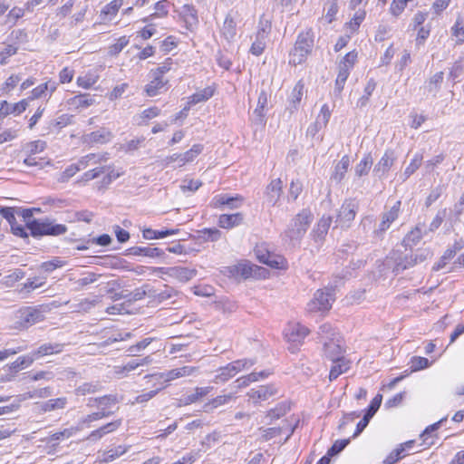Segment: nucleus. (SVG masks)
Returning a JSON list of instances; mask_svg holds the SVG:
<instances>
[{"label": "nucleus", "mask_w": 464, "mask_h": 464, "mask_svg": "<svg viewBox=\"0 0 464 464\" xmlns=\"http://www.w3.org/2000/svg\"><path fill=\"white\" fill-rule=\"evenodd\" d=\"M314 220V215L309 209L301 210L290 222L287 229L285 231V237L290 242L300 241L311 223Z\"/></svg>", "instance_id": "obj_1"}, {"label": "nucleus", "mask_w": 464, "mask_h": 464, "mask_svg": "<svg viewBox=\"0 0 464 464\" xmlns=\"http://www.w3.org/2000/svg\"><path fill=\"white\" fill-rule=\"evenodd\" d=\"M29 230L33 237L61 236L67 232V227L63 224H56L53 220L37 219L29 224Z\"/></svg>", "instance_id": "obj_2"}, {"label": "nucleus", "mask_w": 464, "mask_h": 464, "mask_svg": "<svg viewBox=\"0 0 464 464\" xmlns=\"http://www.w3.org/2000/svg\"><path fill=\"white\" fill-rule=\"evenodd\" d=\"M255 363L256 361L253 359H240L234 361L226 366L218 369L217 374L214 378V382H226L238 372L250 369Z\"/></svg>", "instance_id": "obj_3"}, {"label": "nucleus", "mask_w": 464, "mask_h": 464, "mask_svg": "<svg viewBox=\"0 0 464 464\" xmlns=\"http://www.w3.org/2000/svg\"><path fill=\"white\" fill-rule=\"evenodd\" d=\"M314 46V40L308 33L300 34L289 54V63L297 65L304 63Z\"/></svg>", "instance_id": "obj_4"}, {"label": "nucleus", "mask_w": 464, "mask_h": 464, "mask_svg": "<svg viewBox=\"0 0 464 464\" xmlns=\"http://www.w3.org/2000/svg\"><path fill=\"white\" fill-rule=\"evenodd\" d=\"M429 256H430V252L428 249H423L415 254L405 256H401L394 252L392 256L394 261L393 271L400 273L425 261Z\"/></svg>", "instance_id": "obj_5"}, {"label": "nucleus", "mask_w": 464, "mask_h": 464, "mask_svg": "<svg viewBox=\"0 0 464 464\" xmlns=\"http://www.w3.org/2000/svg\"><path fill=\"white\" fill-rule=\"evenodd\" d=\"M401 205V202L398 200L391 208H385V210L380 215V222L373 230V236L375 237L382 238L391 225L399 218Z\"/></svg>", "instance_id": "obj_6"}, {"label": "nucleus", "mask_w": 464, "mask_h": 464, "mask_svg": "<svg viewBox=\"0 0 464 464\" xmlns=\"http://www.w3.org/2000/svg\"><path fill=\"white\" fill-rule=\"evenodd\" d=\"M358 210V205L353 200H345L341 206L336 217V227L349 228Z\"/></svg>", "instance_id": "obj_7"}, {"label": "nucleus", "mask_w": 464, "mask_h": 464, "mask_svg": "<svg viewBox=\"0 0 464 464\" xmlns=\"http://www.w3.org/2000/svg\"><path fill=\"white\" fill-rule=\"evenodd\" d=\"M334 301L332 290H317L313 300L308 304V309L310 312L327 311L332 307Z\"/></svg>", "instance_id": "obj_8"}, {"label": "nucleus", "mask_w": 464, "mask_h": 464, "mask_svg": "<svg viewBox=\"0 0 464 464\" xmlns=\"http://www.w3.org/2000/svg\"><path fill=\"white\" fill-rule=\"evenodd\" d=\"M47 311L44 305L25 307L20 310V319L24 326L28 327L44 321Z\"/></svg>", "instance_id": "obj_9"}, {"label": "nucleus", "mask_w": 464, "mask_h": 464, "mask_svg": "<svg viewBox=\"0 0 464 464\" xmlns=\"http://www.w3.org/2000/svg\"><path fill=\"white\" fill-rule=\"evenodd\" d=\"M309 330L299 323H289L284 330V336L286 342L293 345L300 344L308 335Z\"/></svg>", "instance_id": "obj_10"}, {"label": "nucleus", "mask_w": 464, "mask_h": 464, "mask_svg": "<svg viewBox=\"0 0 464 464\" xmlns=\"http://www.w3.org/2000/svg\"><path fill=\"white\" fill-rule=\"evenodd\" d=\"M113 137V133L111 130L105 127H101L94 131L83 135L82 142L89 146H93L95 144H105L110 142Z\"/></svg>", "instance_id": "obj_11"}, {"label": "nucleus", "mask_w": 464, "mask_h": 464, "mask_svg": "<svg viewBox=\"0 0 464 464\" xmlns=\"http://www.w3.org/2000/svg\"><path fill=\"white\" fill-rule=\"evenodd\" d=\"M119 401V397L116 394H109L102 397L90 398L88 400L87 406L96 407L99 409V411H104L108 413V417H110L114 413L110 409Z\"/></svg>", "instance_id": "obj_12"}, {"label": "nucleus", "mask_w": 464, "mask_h": 464, "mask_svg": "<svg viewBox=\"0 0 464 464\" xmlns=\"http://www.w3.org/2000/svg\"><path fill=\"white\" fill-rule=\"evenodd\" d=\"M198 368L194 366H183L177 369H172L165 372H160L153 375H147V377H157L159 379H163L165 382H169L171 381H174L176 379L181 378V377H187L193 375L195 372H197Z\"/></svg>", "instance_id": "obj_13"}, {"label": "nucleus", "mask_w": 464, "mask_h": 464, "mask_svg": "<svg viewBox=\"0 0 464 464\" xmlns=\"http://www.w3.org/2000/svg\"><path fill=\"white\" fill-rule=\"evenodd\" d=\"M330 117V108L327 104H324L321 107L320 112L317 115L315 121L307 128V135L313 138L315 137L321 130L327 126Z\"/></svg>", "instance_id": "obj_14"}, {"label": "nucleus", "mask_w": 464, "mask_h": 464, "mask_svg": "<svg viewBox=\"0 0 464 464\" xmlns=\"http://www.w3.org/2000/svg\"><path fill=\"white\" fill-rule=\"evenodd\" d=\"M156 270L183 283L191 280L197 274L195 269H189L182 266H173L168 268L159 267Z\"/></svg>", "instance_id": "obj_15"}, {"label": "nucleus", "mask_w": 464, "mask_h": 464, "mask_svg": "<svg viewBox=\"0 0 464 464\" xmlns=\"http://www.w3.org/2000/svg\"><path fill=\"white\" fill-rule=\"evenodd\" d=\"M29 106V99H23L16 103H10L7 101H3L0 103V120L8 115L18 116L23 113Z\"/></svg>", "instance_id": "obj_16"}, {"label": "nucleus", "mask_w": 464, "mask_h": 464, "mask_svg": "<svg viewBox=\"0 0 464 464\" xmlns=\"http://www.w3.org/2000/svg\"><path fill=\"white\" fill-rule=\"evenodd\" d=\"M203 150V145L195 144L192 148L181 154H173L169 157H167L165 161L166 164H169L171 162L179 161V166H183L188 162L192 161L197 156H198Z\"/></svg>", "instance_id": "obj_17"}, {"label": "nucleus", "mask_w": 464, "mask_h": 464, "mask_svg": "<svg viewBox=\"0 0 464 464\" xmlns=\"http://www.w3.org/2000/svg\"><path fill=\"white\" fill-rule=\"evenodd\" d=\"M277 393V390L274 385H262L256 389H251L247 392V396L254 403H259L272 398Z\"/></svg>", "instance_id": "obj_18"}, {"label": "nucleus", "mask_w": 464, "mask_h": 464, "mask_svg": "<svg viewBox=\"0 0 464 464\" xmlns=\"http://www.w3.org/2000/svg\"><path fill=\"white\" fill-rule=\"evenodd\" d=\"M102 277L101 274L92 271H84L78 277L72 275L70 281L73 284L75 291H81L88 285L96 283Z\"/></svg>", "instance_id": "obj_19"}, {"label": "nucleus", "mask_w": 464, "mask_h": 464, "mask_svg": "<svg viewBox=\"0 0 464 464\" xmlns=\"http://www.w3.org/2000/svg\"><path fill=\"white\" fill-rule=\"evenodd\" d=\"M243 198L239 195L235 197L229 196L227 194H219L215 196L211 200V207L219 208L221 206L227 205L229 208H237L242 205Z\"/></svg>", "instance_id": "obj_20"}, {"label": "nucleus", "mask_w": 464, "mask_h": 464, "mask_svg": "<svg viewBox=\"0 0 464 464\" xmlns=\"http://www.w3.org/2000/svg\"><path fill=\"white\" fill-rule=\"evenodd\" d=\"M395 160L394 152L386 150L373 169V172L380 178L383 177L392 168Z\"/></svg>", "instance_id": "obj_21"}, {"label": "nucleus", "mask_w": 464, "mask_h": 464, "mask_svg": "<svg viewBox=\"0 0 464 464\" xmlns=\"http://www.w3.org/2000/svg\"><path fill=\"white\" fill-rule=\"evenodd\" d=\"M324 351L325 356L331 361H335L342 357L343 349L339 339L331 338L330 341H324Z\"/></svg>", "instance_id": "obj_22"}, {"label": "nucleus", "mask_w": 464, "mask_h": 464, "mask_svg": "<svg viewBox=\"0 0 464 464\" xmlns=\"http://www.w3.org/2000/svg\"><path fill=\"white\" fill-rule=\"evenodd\" d=\"M123 4V0H111L101 10L100 17L102 22L111 21L118 14Z\"/></svg>", "instance_id": "obj_23"}, {"label": "nucleus", "mask_w": 464, "mask_h": 464, "mask_svg": "<svg viewBox=\"0 0 464 464\" xmlns=\"http://www.w3.org/2000/svg\"><path fill=\"white\" fill-rule=\"evenodd\" d=\"M235 399V393L232 392L228 394L218 395L206 402L203 406V411L205 412H211L215 409L226 405Z\"/></svg>", "instance_id": "obj_24"}, {"label": "nucleus", "mask_w": 464, "mask_h": 464, "mask_svg": "<svg viewBox=\"0 0 464 464\" xmlns=\"http://www.w3.org/2000/svg\"><path fill=\"white\" fill-rule=\"evenodd\" d=\"M150 82L145 86V92L148 96L153 97L161 92L168 81L157 75H150Z\"/></svg>", "instance_id": "obj_25"}, {"label": "nucleus", "mask_w": 464, "mask_h": 464, "mask_svg": "<svg viewBox=\"0 0 464 464\" xmlns=\"http://www.w3.org/2000/svg\"><path fill=\"white\" fill-rule=\"evenodd\" d=\"M447 420V417L440 419L439 421L428 426L424 431L420 435V438L422 440L421 445L424 446V448H429L434 444V436H432V433L436 431L441 424Z\"/></svg>", "instance_id": "obj_26"}, {"label": "nucleus", "mask_w": 464, "mask_h": 464, "mask_svg": "<svg viewBox=\"0 0 464 464\" xmlns=\"http://www.w3.org/2000/svg\"><path fill=\"white\" fill-rule=\"evenodd\" d=\"M282 188L283 182L280 179H273L269 183V185L266 188V196L269 203L275 205L278 201L281 196Z\"/></svg>", "instance_id": "obj_27"}, {"label": "nucleus", "mask_w": 464, "mask_h": 464, "mask_svg": "<svg viewBox=\"0 0 464 464\" xmlns=\"http://www.w3.org/2000/svg\"><path fill=\"white\" fill-rule=\"evenodd\" d=\"M443 82V72H439L432 75L424 84V92L435 97Z\"/></svg>", "instance_id": "obj_28"}, {"label": "nucleus", "mask_w": 464, "mask_h": 464, "mask_svg": "<svg viewBox=\"0 0 464 464\" xmlns=\"http://www.w3.org/2000/svg\"><path fill=\"white\" fill-rule=\"evenodd\" d=\"M257 258L263 264H266L274 268H284L285 266V260L279 256H275L269 252L266 254H259V250L257 251Z\"/></svg>", "instance_id": "obj_29"}, {"label": "nucleus", "mask_w": 464, "mask_h": 464, "mask_svg": "<svg viewBox=\"0 0 464 464\" xmlns=\"http://www.w3.org/2000/svg\"><path fill=\"white\" fill-rule=\"evenodd\" d=\"M427 233L424 229V225L418 224L411 231H410L403 239L406 246L411 247L420 241L423 236Z\"/></svg>", "instance_id": "obj_30"}, {"label": "nucleus", "mask_w": 464, "mask_h": 464, "mask_svg": "<svg viewBox=\"0 0 464 464\" xmlns=\"http://www.w3.org/2000/svg\"><path fill=\"white\" fill-rule=\"evenodd\" d=\"M270 374L269 372L261 371V372H253L246 376H242L237 378L235 382L237 388H244L248 386L251 382H255L259 381L260 379H264Z\"/></svg>", "instance_id": "obj_31"}, {"label": "nucleus", "mask_w": 464, "mask_h": 464, "mask_svg": "<svg viewBox=\"0 0 464 464\" xmlns=\"http://www.w3.org/2000/svg\"><path fill=\"white\" fill-rule=\"evenodd\" d=\"M63 345L61 343H44L31 353L34 357V360H36L45 355L59 353L63 351Z\"/></svg>", "instance_id": "obj_32"}, {"label": "nucleus", "mask_w": 464, "mask_h": 464, "mask_svg": "<svg viewBox=\"0 0 464 464\" xmlns=\"http://www.w3.org/2000/svg\"><path fill=\"white\" fill-rule=\"evenodd\" d=\"M334 364L331 367L329 379L334 381L337 379L342 373L345 372L350 368V362L343 356L333 361Z\"/></svg>", "instance_id": "obj_33"}, {"label": "nucleus", "mask_w": 464, "mask_h": 464, "mask_svg": "<svg viewBox=\"0 0 464 464\" xmlns=\"http://www.w3.org/2000/svg\"><path fill=\"white\" fill-rule=\"evenodd\" d=\"M243 221V215L241 213L235 214H223L218 218V224L222 228H231L238 226Z\"/></svg>", "instance_id": "obj_34"}, {"label": "nucleus", "mask_w": 464, "mask_h": 464, "mask_svg": "<svg viewBox=\"0 0 464 464\" xmlns=\"http://www.w3.org/2000/svg\"><path fill=\"white\" fill-rule=\"evenodd\" d=\"M214 92L215 89L211 86H208L189 96L188 105L192 106L197 103L206 102L214 95Z\"/></svg>", "instance_id": "obj_35"}, {"label": "nucleus", "mask_w": 464, "mask_h": 464, "mask_svg": "<svg viewBox=\"0 0 464 464\" xmlns=\"http://www.w3.org/2000/svg\"><path fill=\"white\" fill-rule=\"evenodd\" d=\"M332 224V217L323 216L318 221L315 228L314 229V237L316 240H323L327 235V232Z\"/></svg>", "instance_id": "obj_36"}, {"label": "nucleus", "mask_w": 464, "mask_h": 464, "mask_svg": "<svg viewBox=\"0 0 464 464\" xmlns=\"http://www.w3.org/2000/svg\"><path fill=\"white\" fill-rule=\"evenodd\" d=\"M350 160L348 156H343L340 161L335 165L334 171L332 175V179L335 182H341L348 170Z\"/></svg>", "instance_id": "obj_37"}, {"label": "nucleus", "mask_w": 464, "mask_h": 464, "mask_svg": "<svg viewBox=\"0 0 464 464\" xmlns=\"http://www.w3.org/2000/svg\"><path fill=\"white\" fill-rule=\"evenodd\" d=\"M304 83L303 82L302 80H300L295 85V87L291 92L290 98H289L290 104L292 105V107L295 110H297L298 105L304 96Z\"/></svg>", "instance_id": "obj_38"}, {"label": "nucleus", "mask_w": 464, "mask_h": 464, "mask_svg": "<svg viewBox=\"0 0 464 464\" xmlns=\"http://www.w3.org/2000/svg\"><path fill=\"white\" fill-rule=\"evenodd\" d=\"M221 34L228 41L232 40L237 34L236 22L230 15H227L225 18V21L221 28Z\"/></svg>", "instance_id": "obj_39"}, {"label": "nucleus", "mask_w": 464, "mask_h": 464, "mask_svg": "<svg viewBox=\"0 0 464 464\" xmlns=\"http://www.w3.org/2000/svg\"><path fill=\"white\" fill-rule=\"evenodd\" d=\"M69 104L75 108H87L93 104L94 99L87 93L76 95L69 100Z\"/></svg>", "instance_id": "obj_40"}, {"label": "nucleus", "mask_w": 464, "mask_h": 464, "mask_svg": "<svg viewBox=\"0 0 464 464\" xmlns=\"http://www.w3.org/2000/svg\"><path fill=\"white\" fill-rule=\"evenodd\" d=\"M129 449H130V446L120 445L114 449L106 450L102 454V461H104V462L112 461V460L116 459L117 458L122 456L124 453H126Z\"/></svg>", "instance_id": "obj_41"}, {"label": "nucleus", "mask_w": 464, "mask_h": 464, "mask_svg": "<svg viewBox=\"0 0 464 464\" xmlns=\"http://www.w3.org/2000/svg\"><path fill=\"white\" fill-rule=\"evenodd\" d=\"M324 11L325 12L324 19L327 24H331L335 19V15L338 13L337 0H327Z\"/></svg>", "instance_id": "obj_42"}, {"label": "nucleus", "mask_w": 464, "mask_h": 464, "mask_svg": "<svg viewBox=\"0 0 464 464\" xmlns=\"http://www.w3.org/2000/svg\"><path fill=\"white\" fill-rule=\"evenodd\" d=\"M34 361V357L32 353L18 357L14 362L10 364V369L13 372H18L22 369L27 368Z\"/></svg>", "instance_id": "obj_43"}, {"label": "nucleus", "mask_w": 464, "mask_h": 464, "mask_svg": "<svg viewBox=\"0 0 464 464\" xmlns=\"http://www.w3.org/2000/svg\"><path fill=\"white\" fill-rule=\"evenodd\" d=\"M67 404V399L65 397H60L56 399H51L44 402L42 410L44 411H51L54 410L63 409Z\"/></svg>", "instance_id": "obj_44"}, {"label": "nucleus", "mask_w": 464, "mask_h": 464, "mask_svg": "<svg viewBox=\"0 0 464 464\" xmlns=\"http://www.w3.org/2000/svg\"><path fill=\"white\" fill-rule=\"evenodd\" d=\"M132 254L139 255V256H144L149 257H158L163 256L164 252L162 249L158 247H133Z\"/></svg>", "instance_id": "obj_45"}, {"label": "nucleus", "mask_w": 464, "mask_h": 464, "mask_svg": "<svg viewBox=\"0 0 464 464\" xmlns=\"http://www.w3.org/2000/svg\"><path fill=\"white\" fill-rule=\"evenodd\" d=\"M372 166V158L370 154L365 155L355 167V174L358 177L367 175Z\"/></svg>", "instance_id": "obj_46"}, {"label": "nucleus", "mask_w": 464, "mask_h": 464, "mask_svg": "<svg viewBox=\"0 0 464 464\" xmlns=\"http://www.w3.org/2000/svg\"><path fill=\"white\" fill-rule=\"evenodd\" d=\"M350 72H351L350 69H347V68H344V67H342L339 65V72H338L337 78L335 80V88H334L335 92H337L338 94H340L342 92V91L343 90L345 82L350 74Z\"/></svg>", "instance_id": "obj_47"}, {"label": "nucleus", "mask_w": 464, "mask_h": 464, "mask_svg": "<svg viewBox=\"0 0 464 464\" xmlns=\"http://www.w3.org/2000/svg\"><path fill=\"white\" fill-rule=\"evenodd\" d=\"M266 39L267 37L256 34V40L251 45L250 53L256 56L261 55L266 48Z\"/></svg>", "instance_id": "obj_48"}, {"label": "nucleus", "mask_w": 464, "mask_h": 464, "mask_svg": "<svg viewBox=\"0 0 464 464\" xmlns=\"http://www.w3.org/2000/svg\"><path fill=\"white\" fill-rule=\"evenodd\" d=\"M101 390L99 382H85L75 389L76 395L84 396L95 393Z\"/></svg>", "instance_id": "obj_49"}, {"label": "nucleus", "mask_w": 464, "mask_h": 464, "mask_svg": "<svg viewBox=\"0 0 464 464\" xmlns=\"http://www.w3.org/2000/svg\"><path fill=\"white\" fill-rule=\"evenodd\" d=\"M40 212L39 208H15V215L22 217L26 227L29 229V224L37 219L34 218V213Z\"/></svg>", "instance_id": "obj_50"}, {"label": "nucleus", "mask_w": 464, "mask_h": 464, "mask_svg": "<svg viewBox=\"0 0 464 464\" xmlns=\"http://www.w3.org/2000/svg\"><path fill=\"white\" fill-rule=\"evenodd\" d=\"M422 156L420 154H415L409 166L405 169L402 176V180H406L410 178L421 165Z\"/></svg>", "instance_id": "obj_51"}, {"label": "nucleus", "mask_w": 464, "mask_h": 464, "mask_svg": "<svg viewBox=\"0 0 464 464\" xmlns=\"http://www.w3.org/2000/svg\"><path fill=\"white\" fill-rule=\"evenodd\" d=\"M160 113V110L156 107H150L146 110H144L140 114L137 116V119L139 120L138 124L142 125L144 124L148 120H151L153 118H156Z\"/></svg>", "instance_id": "obj_52"}, {"label": "nucleus", "mask_w": 464, "mask_h": 464, "mask_svg": "<svg viewBox=\"0 0 464 464\" xmlns=\"http://www.w3.org/2000/svg\"><path fill=\"white\" fill-rule=\"evenodd\" d=\"M365 15L366 12L364 9H359L354 13L353 18L347 24V26L352 32H355L359 28L360 24L364 20Z\"/></svg>", "instance_id": "obj_53"}, {"label": "nucleus", "mask_w": 464, "mask_h": 464, "mask_svg": "<svg viewBox=\"0 0 464 464\" xmlns=\"http://www.w3.org/2000/svg\"><path fill=\"white\" fill-rule=\"evenodd\" d=\"M456 256V250L448 248L440 260L433 266V271H440L444 268L447 263Z\"/></svg>", "instance_id": "obj_54"}, {"label": "nucleus", "mask_w": 464, "mask_h": 464, "mask_svg": "<svg viewBox=\"0 0 464 464\" xmlns=\"http://www.w3.org/2000/svg\"><path fill=\"white\" fill-rule=\"evenodd\" d=\"M66 265V262L60 257H54L52 260L44 262L41 265V268L47 273H51L56 268L63 267Z\"/></svg>", "instance_id": "obj_55"}, {"label": "nucleus", "mask_w": 464, "mask_h": 464, "mask_svg": "<svg viewBox=\"0 0 464 464\" xmlns=\"http://www.w3.org/2000/svg\"><path fill=\"white\" fill-rule=\"evenodd\" d=\"M100 303V298L96 297L94 299L85 298L82 299L78 304H76L74 310L76 312H89L94 306H96Z\"/></svg>", "instance_id": "obj_56"}, {"label": "nucleus", "mask_w": 464, "mask_h": 464, "mask_svg": "<svg viewBox=\"0 0 464 464\" xmlns=\"http://www.w3.org/2000/svg\"><path fill=\"white\" fill-rule=\"evenodd\" d=\"M121 424L122 420L118 419L101 426L100 428H98V430L101 432L102 437H104L105 435L117 430L121 426Z\"/></svg>", "instance_id": "obj_57"}, {"label": "nucleus", "mask_w": 464, "mask_h": 464, "mask_svg": "<svg viewBox=\"0 0 464 464\" xmlns=\"http://www.w3.org/2000/svg\"><path fill=\"white\" fill-rule=\"evenodd\" d=\"M121 424L122 420L118 419L101 426L100 428H98V430L101 432L102 437H104L105 435L117 430L121 426Z\"/></svg>", "instance_id": "obj_58"}, {"label": "nucleus", "mask_w": 464, "mask_h": 464, "mask_svg": "<svg viewBox=\"0 0 464 464\" xmlns=\"http://www.w3.org/2000/svg\"><path fill=\"white\" fill-rule=\"evenodd\" d=\"M49 89V82H45L38 85L34 89L32 90L31 95L27 98L30 101L40 99L42 97H45L47 95Z\"/></svg>", "instance_id": "obj_59"}, {"label": "nucleus", "mask_w": 464, "mask_h": 464, "mask_svg": "<svg viewBox=\"0 0 464 464\" xmlns=\"http://www.w3.org/2000/svg\"><path fill=\"white\" fill-rule=\"evenodd\" d=\"M289 411V407L285 403L276 405L267 412V417L271 420H277L284 416Z\"/></svg>", "instance_id": "obj_60"}, {"label": "nucleus", "mask_w": 464, "mask_h": 464, "mask_svg": "<svg viewBox=\"0 0 464 464\" xmlns=\"http://www.w3.org/2000/svg\"><path fill=\"white\" fill-rule=\"evenodd\" d=\"M267 102L268 93L265 90H262L258 95L257 106L255 110V113L257 114L258 116H263V111L266 107Z\"/></svg>", "instance_id": "obj_61"}, {"label": "nucleus", "mask_w": 464, "mask_h": 464, "mask_svg": "<svg viewBox=\"0 0 464 464\" xmlns=\"http://www.w3.org/2000/svg\"><path fill=\"white\" fill-rule=\"evenodd\" d=\"M318 334L325 341H330L331 338H335V331L330 324H322L319 327Z\"/></svg>", "instance_id": "obj_62"}, {"label": "nucleus", "mask_w": 464, "mask_h": 464, "mask_svg": "<svg viewBox=\"0 0 464 464\" xmlns=\"http://www.w3.org/2000/svg\"><path fill=\"white\" fill-rule=\"evenodd\" d=\"M96 82H97V77L92 74H85L83 76H79L77 78L78 86L84 88V89L91 88L92 85H94L96 83Z\"/></svg>", "instance_id": "obj_63"}, {"label": "nucleus", "mask_w": 464, "mask_h": 464, "mask_svg": "<svg viewBox=\"0 0 464 464\" xmlns=\"http://www.w3.org/2000/svg\"><path fill=\"white\" fill-rule=\"evenodd\" d=\"M405 456L402 448H396L383 460V464H395Z\"/></svg>", "instance_id": "obj_64"}]
</instances>
